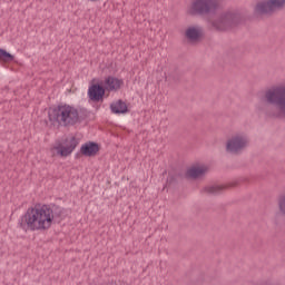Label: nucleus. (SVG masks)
I'll return each mask as SVG.
<instances>
[{
  "mask_svg": "<svg viewBox=\"0 0 285 285\" xmlns=\"http://www.w3.org/2000/svg\"><path fill=\"white\" fill-rule=\"evenodd\" d=\"M248 144H250V140L246 134H234L226 141V150L234 154L242 153L244 148H248Z\"/></svg>",
  "mask_w": 285,
  "mask_h": 285,
  "instance_id": "4",
  "label": "nucleus"
},
{
  "mask_svg": "<svg viewBox=\"0 0 285 285\" xmlns=\"http://www.w3.org/2000/svg\"><path fill=\"white\" fill-rule=\"evenodd\" d=\"M233 21H235V13L225 12L215 20H209V24L212 28H215V30H226V27L233 23Z\"/></svg>",
  "mask_w": 285,
  "mask_h": 285,
  "instance_id": "8",
  "label": "nucleus"
},
{
  "mask_svg": "<svg viewBox=\"0 0 285 285\" xmlns=\"http://www.w3.org/2000/svg\"><path fill=\"white\" fill-rule=\"evenodd\" d=\"M208 173V165L204 163H198L193 165L187 169V177H191V179H197V177H202L203 175H206Z\"/></svg>",
  "mask_w": 285,
  "mask_h": 285,
  "instance_id": "10",
  "label": "nucleus"
},
{
  "mask_svg": "<svg viewBox=\"0 0 285 285\" xmlns=\"http://www.w3.org/2000/svg\"><path fill=\"white\" fill-rule=\"evenodd\" d=\"M114 115H126L128 112V105L124 100H117L110 106Z\"/></svg>",
  "mask_w": 285,
  "mask_h": 285,
  "instance_id": "14",
  "label": "nucleus"
},
{
  "mask_svg": "<svg viewBox=\"0 0 285 285\" xmlns=\"http://www.w3.org/2000/svg\"><path fill=\"white\" fill-rule=\"evenodd\" d=\"M285 8V0H261L254 7L255 14H273Z\"/></svg>",
  "mask_w": 285,
  "mask_h": 285,
  "instance_id": "5",
  "label": "nucleus"
},
{
  "mask_svg": "<svg viewBox=\"0 0 285 285\" xmlns=\"http://www.w3.org/2000/svg\"><path fill=\"white\" fill-rule=\"evenodd\" d=\"M77 148V140L75 138L67 139L66 141H57L50 148L51 157H68L72 150Z\"/></svg>",
  "mask_w": 285,
  "mask_h": 285,
  "instance_id": "6",
  "label": "nucleus"
},
{
  "mask_svg": "<svg viewBox=\"0 0 285 285\" xmlns=\"http://www.w3.org/2000/svg\"><path fill=\"white\" fill-rule=\"evenodd\" d=\"M278 210L281 215H285V194L278 197Z\"/></svg>",
  "mask_w": 285,
  "mask_h": 285,
  "instance_id": "17",
  "label": "nucleus"
},
{
  "mask_svg": "<svg viewBox=\"0 0 285 285\" xmlns=\"http://www.w3.org/2000/svg\"><path fill=\"white\" fill-rule=\"evenodd\" d=\"M90 1H97V0H90Z\"/></svg>",
  "mask_w": 285,
  "mask_h": 285,
  "instance_id": "18",
  "label": "nucleus"
},
{
  "mask_svg": "<svg viewBox=\"0 0 285 285\" xmlns=\"http://www.w3.org/2000/svg\"><path fill=\"white\" fill-rule=\"evenodd\" d=\"M217 8V0H193L188 7L189 14H208Z\"/></svg>",
  "mask_w": 285,
  "mask_h": 285,
  "instance_id": "7",
  "label": "nucleus"
},
{
  "mask_svg": "<svg viewBox=\"0 0 285 285\" xmlns=\"http://www.w3.org/2000/svg\"><path fill=\"white\" fill-rule=\"evenodd\" d=\"M186 37L189 38L190 41H199V39L204 37V29H202V27H189L186 31Z\"/></svg>",
  "mask_w": 285,
  "mask_h": 285,
  "instance_id": "13",
  "label": "nucleus"
},
{
  "mask_svg": "<svg viewBox=\"0 0 285 285\" xmlns=\"http://www.w3.org/2000/svg\"><path fill=\"white\" fill-rule=\"evenodd\" d=\"M106 95V87L104 88V82L94 83L88 89V97L91 101H101Z\"/></svg>",
  "mask_w": 285,
  "mask_h": 285,
  "instance_id": "9",
  "label": "nucleus"
},
{
  "mask_svg": "<svg viewBox=\"0 0 285 285\" xmlns=\"http://www.w3.org/2000/svg\"><path fill=\"white\" fill-rule=\"evenodd\" d=\"M49 119L63 126H75L79 121V111L70 105H60L49 111Z\"/></svg>",
  "mask_w": 285,
  "mask_h": 285,
  "instance_id": "2",
  "label": "nucleus"
},
{
  "mask_svg": "<svg viewBox=\"0 0 285 285\" xmlns=\"http://www.w3.org/2000/svg\"><path fill=\"white\" fill-rule=\"evenodd\" d=\"M99 153V145L97 142H86L81 146V154L85 157H95Z\"/></svg>",
  "mask_w": 285,
  "mask_h": 285,
  "instance_id": "12",
  "label": "nucleus"
},
{
  "mask_svg": "<svg viewBox=\"0 0 285 285\" xmlns=\"http://www.w3.org/2000/svg\"><path fill=\"white\" fill-rule=\"evenodd\" d=\"M57 219V209L48 205L29 207L20 219V227L26 233H43L52 228Z\"/></svg>",
  "mask_w": 285,
  "mask_h": 285,
  "instance_id": "1",
  "label": "nucleus"
},
{
  "mask_svg": "<svg viewBox=\"0 0 285 285\" xmlns=\"http://www.w3.org/2000/svg\"><path fill=\"white\" fill-rule=\"evenodd\" d=\"M0 61L2 63H10L11 61H14V57L10 52L0 48Z\"/></svg>",
  "mask_w": 285,
  "mask_h": 285,
  "instance_id": "16",
  "label": "nucleus"
},
{
  "mask_svg": "<svg viewBox=\"0 0 285 285\" xmlns=\"http://www.w3.org/2000/svg\"><path fill=\"white\" fill-rule=\"evenodd\" d=\"M102 86L108 92L117 91L121 88V86H124V80L110 76L104 80Z\"/></svg>",
  "mask_w": 285,
  "mask_h": 285,
  "instance_id": "11",
  "label": "nucleus"
},
{
  "mask_svg": "<svg viewBox=\"0 0 285 285\" xmlns=\"http://www.w3.org/2000/svg\"><path fill=\"white\" fill-rule=\"evenodd\" d=\"M265 99L268 104L275 105L274 116L285 119V86L268 89Z\"/></svg>",
  "mask_w": 285,
  "mask_h": 285,
  "instance_id": "3",
  "label": "nucleus"
},
{
  "mask_svg": "<svg viewBox=\"0 0 285 285\" xmlns=\"http://www.w3.org/2000/svg\"><path fill=\"white\" fill-rule=\"evenodd\" d=\"M224 189H226V186L224 185H209L205 187V193H208L209 195H219Z\"/></svg>",
  "mask_w": 285,
  "mask_h": 285,
  "instance_id": "15",
  "label": "nucleus"
}]
</instances>
